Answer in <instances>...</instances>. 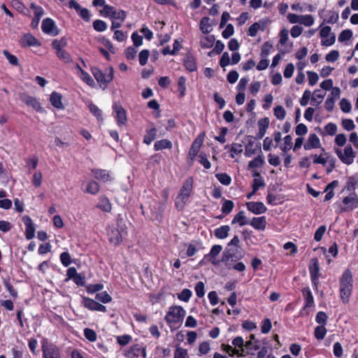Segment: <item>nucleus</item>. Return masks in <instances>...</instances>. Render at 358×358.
Wrapping results in <instances>:
<instances>
[{"instance_id":"1","label":"nucleus","mask_w":358,"mask_h":358,"mask_svg":"<svg viewBox=\"0 0 358 358\" xmlns=\"http://www.w3.org/2000/svg\"><path fill=\"white\" fill-rule=\"evenodd\" d=\"M194 180L189 177L185 180L175 199V206L178 210H182L187 203L193 192Z\"/></svg>"},{"instance_id":"2","label":"nucleus","mask_w":358,"mask_h":358,"mask_svg":"<svg viewBox=\"0 0 358 358\" xmlns=\"http://www.w3.org/2000/svg\"><path fill=\"white\" fill-rule=\"evenodd\" d=\"M185 313V310L181 306H174L169 308L164 319L171 331L180 327Z\"/></svg>"},{"instance_id":"3","label":"nucleus","mask_w":358,"mask_h":358,"mask_svg":"<svg viewBox=\"0 0 358 358\" xmlns=\"http://www.w3.org/2000/svg\"><path fill=\"white\" fill-rule=\"evenodd\" d=\"M353 288V278L352 272L349 269L343 271L340 279V297L344 303L349 301Z\"/></svg>"},{"instance_id":"4","label":"nucleus","mask_w":358,"mask_h":358,"mask_svg":"<svg viewBox=\"0 0 358 358\" xmlns=\"http://www.w3.org/2000/svg\"><path fill=\"white\" fill-rule=\"evenodd\" d=\"M334 152L339 159L346 165H350L354 162L356 153L351 145H348L342 150L340 148H334Z\"/></svg>"},{"instance_id":"5","label":"nucleus","mask_w":358,"mask_h":358,"mask_svg":"<svg viewBox=\"0 0 358 358\" xmlns=\"http://www.w3.org/2000/svg\"><path fill=\"white\" fill-rule=\"evenodd\" d=\"M108 73H104L101 70L96 67L92 68V73L100 87L105 89L107 87L108 83L112 80V66H109L107 69Z\"/></svg>"},{"instance_id":"6","label":"nucleus","mask_w":358,"mask_h":358,"mask_svg":"<svg viewBox=\"0 0 358 358\" xmlns=\"http://www.w3.org/2000/svg\"><path fill=\"white\" fill-rule=\"evenodd\" d=\"M320 35L322 38L321 44L324 46H331L336 41L335 34L331 33V29L329 26L322 27L320 30Z\"/></svg>"},{"instance_id":"7","label":"nucleus","mask_w":358,"mask_h":358,"mask_svg":"<svg viewBox=\"0 0 358 358\" xmlns=\"http://www.w3.org/2000/svg\"><path fill=\"white\" fill-rule=\"evenodd\" d=\"M42 351L43 358H61L59 348L52 343L43 344Z\"/></svg>"},{"instance_id":"8","label":"nucleus","mask_w":358,"mask_h":358,"mask_svg":"<svg viewBox=\"0 0 358 358\" xmlns=\"http://www.w3.org/2000/svg\"><path fill=\"white\" fill-rule=\"evenodd\" d=\"M127 220L123 218H117V231L116 237L113 238V243L119 244L122 242V238L127 234Z\"/></svg>"},{"instance_id":"9","label":"nucleus","mask_w":358,"mask_h":358,"mask_svg":"<svg viewBox=\"0 0 358 358\" xmlns=\"http://www.w3.org/2000/svg\"><path fill=\"white\" fill-rule=\"evenodd\" d=\"M205 134H199L193 141L189 151V157L192 161H194L196 156L198 155L200 148L204 141Z\"/></svg>"},{"instance_id":"10","label":"nucleus","mask_w":358,"mask_h":358,"mask_svg":"<svg viewBox=\"0 0 358 358\" xmlns=\"http://www.w3.org/2000/svg\"><path fill=\"white\" fill-rule=\"evenodd\" d=\"M41 29L45 34L55 36L59 34V30L55 25V22L47 17L42 22Z\"/></svg>"},{"instance_id":"11","label":"nucleus","mask_w":358,"mask_h":358,"mask_svg":"<svg viewBox=\"0 0 358 358\" xmlns=\"http://www.w3.org/2000/svg\"><path fill=\"white\" fill-rule=\"evenodd\" d=\"M247 210L255 215H261L267 211L266 206L262 201H249L245 203Z\"/></svg>"},{"instance_id":"12","label":"nucleus","mask_w":358,"mask_h":358,"mask_svg":"<svg viewBox=\"0 0 358 358\" xmlns=\"http://www.w3.org/2000/svg\"><path fill=\"white\" fill-rule=\"evenodd\" d=\"M142 355L143 358H146L145 348L142 347L139 344H135L130 347L129 350L125 353V356L127 358H135L140 355Z\"/></svg>"},{"instance_id":"13","label":"nucleus","mask_w":358,"mask_h":358,"mask_svg":"<svg viewBox=\"0 0 358 358\" xmlns=\"http://www.w3.org/2000/svg\"><path fill=\"white\" fill-rule=\"evenodd\" d=\"M20 99L23 101L26 105L33 108V109L36 110L38 112H42L43 108L38 102V99L36 97L31 96L27 94H22L20 95Z\"/></svg>"},{"instance_id":"14","label":"nucleus","mask_w":358,"mask_h":358,"mask_svg":"<svg viewBox=\"0 0 358 358\" xmlns=\"http://www.w3.org/2000/svg\"><path fill=\"white\" fill-rule=\"evenodd\" d=\"M320 147L321 143L320 138L315 134H310L303 145L304 150H310L313 149L320 148Z\"/></svg>"},{"instance_id":"15","label":"nucleus","mask_w":358,"mask_h":358,"mask_svg":"<svg viewBox=\"0 0 358 358\" xmlns=\"http://www.w3.org/2000/svg\"><path fill=\"white\" fill-rule=\"evenodd\" d=\"M22 221L25 224V236L27 240H31L35 236V227L30 217L25 215L22 217Z\"/></svg>"},{"instance_id":"16","label":"nucleus","mask_w":358,"mask_h":358,"mask_svg":"<svg viewBox=\"0 0 358 358\" xmlns=\"http://www.w3.org/2000/svg\"><path fill=\"white\" fill-rule=\"evenodd\" d=\"M343 203L346 206L345 208H342V211H347L348 210H353L358 207V197L353 193L343 199Z\"/></svg>"},{"instance_id":"17","label":"nucleus","mask_w":358,"mask_h":358,"mask_svg":"<svg viewBox=\"0 0 358 358\" xmlns=\"http://www.w3.org/2000/svg\"><path fill=\"white\" fill-rule=\"evenodd\" d=\"M266 218L265 216L254 217L250 221L249 224L256 230L264 231L266 227Z\"/></svg>"},{"instance_id":"18","label":"nucleus","mask_w":358,"mask_h":358,"mask_svg":"<svg viewBox=\"0 0 358 358\" xmlns=\"http://www.w3.org/2000/svg\"><path fill=\"white\" fill-rule=\"evenodd\" d=\"M222 250V247L220 245H213L210 252L208 255H206L203 257V259H208L213 264L217 265L218 262L215 259L216 257L220 253Z\"/></svg>"},{"instance_id":"19","label":"nucleus","mask_w":358,"mask_h":358,"mask_svg":"<svg viewBox=\"0 0 358 358\" xmlns=\"http://www.w3.org/2000/svg\"><path fill=\"white\" fill-rule=\"evenodd\" d=\"M258 132L257 134V138L262 139L266 132V129L269 126V120L267 117L260 119L258 122Z\"/></svg>"},{"instance_id":"20","label":"nucleus","mask_w":358,"mask_h":358,"mask_svg":"<svg viewBox=\"0 0 358 358\" xmlns=\"http://www.w3.org/2000/svg\"><path fill=\"white\" fill-rule=\"evenodd\" d=\"M22 46H37L39 45L38 40L31 34H24L20 40Z\"/></svg>"},{"instance_id":"21","label":"nucleus","mask_w":358,"mask_h":358,"mask_svg":"<svg viewBox=\"0 0 358 358\" xmlns=\"http://www.w3.org/2000/svg\"><path fill=\"white\" fill-rule=\"evenodd\" d=\"M249 223L250 221L247 219L245 213L243 210H241L236 214L231 221L232 224H238L240 227L249 224Z\"/></svg>"},{"instance_id":"22","label":"nucleus","mask_w":358,"mask_h":358,"mask_svg":"<svg viewBox=\"0 0 358 358\" xmlns=\"http://www.w3.org/2000/svg\"><path fill=\"white\" fill-rule=\"evenodd\" d=\"M215 38L213 35L203 36L200 38L199 44L203 49H208L213 46Z\"/></svg>"},{"instance_id":"23","label":"nucleus","mask_w":358,"mask_h":358,"mask_svg":"<svg viewBox=\"0 0 358 358\" xmlns=\"http://www.w3.org/2000/svg\"><path fill=\"white\" fill-rule=\"evenodd\" d=\"M116 113V121L119 127H122L126 124L127 121L126 111L121 107H117L115 108Z\"/></svg>"},{"instance_id":"24","label":"nucleus","mask_w":358,"mask_h":358,"mask_svg":"<svg viewBox=\"0 0 358 358\" xmlns=\"http://www.w3.org/2000/svg\"><path fill=\"white\" fill-rule=\"evenodd\" d=\"M62 99V94L57 92H53L50 97V101L51 104L57 109H62L64 108Z\"/></svg>"},{"instance_id":"25","label":"nucleus","mask_w":358,"mask_h":358,"mask_svg":"<svg viewBox=\"0 0 358 358\" xmlns=\"http://www.w3.org/2000/svg\"><path fill=\"white\" fill-rule=\"evenodd\" d=\"M259 149V145L256 144L254 141H249L245 147V157H250L255 155Z\"/></svg>"},{"instance_id":"26","label":"nucleus","mask_w":358,"mask_h":358,"mask_svg":"<svg viewBox=\"0 0 358 358\" xmlns=\"http://www.w3.org/2000/svg\"><path fill=\"white\" fill-rule=\"evenodd\" d=\"M173 144L171 141L168 139H162L157 141L154 144V149L156 151L162 150L164 149H171Z\"/></svg>"},{"instance_id":"27","label":"nucleus","mask_w":358,"mask_h":358,"mask_svg":"<svg viewBox=\"0 0 358 358\" xmlns=\"http://www.w3.org/2000/svg\"><path fill=\"white\" fill-rule=\"evenodd\" d=\"M230 227L228 225H222L214 231L215 236L219 239H224L228 236Z\"/></svg>"},{"instance_id":"28","label":"nucleus","mask_w":358,"mask_h":358,"mask_svg":"<svg viewBox=\"0 0 358 358\" xmlns=\"http://www.w3.org/2000/svg\"><path fill=\"white\" fill-rule=\"evenodd\" d=\"M125 16V12L122 10L113 11V29L120 26V24L124 20Z\"/></svg>"},{"instance_id":"29","label":"nucleus","mask_w":358,"mask_h":358,"mask_svg":"<svg viewBox=\"0 0 358 358\" xmlns=\"http://www.w3.org/2000/svg\"><path fill=\"white\" fill-rule=\"evenodd\" d=\"M184 66L190 72L195 71L197 69L196 59L192 55H187L184 59Z\"/></svg>"},{"instance_id":"30","label":"nucleus","mask_w":358,"mask_h":358,"mask_svg":"<svg viewBox=\"0 0 358 358\" xmlns=\"http://www.w3.org/2000/svg\"><path fill=\"white\" fill-rule=\"evenodd\" d=\"M302 294L306 301V307H312L314 306V299L309 287H304L302 289Z\"/></svg>"},{"instance_id":"31","label":"nucleus","mask_w":358,"mask_h":358,"mask_svg":"<svg viewBox=\"0 0 358 358\" xmlns=\"http://www.w3.org/2000/svg\"><path fill=\"white\" fill-rule=\"evenodd\" d=\"M264 30V22L259 21L258 22L253 23L248 29V34L250 36L254 37L257 35L258 31Z\"/></svg>"},{"instance_id":"32","label":"nucleus","mask_w":358,"mask_h":358,"mask_svg":"<svg viewBox=\"0 0 358 358\" xmlns=\"http://www.w3.org/2000/svg\"><path fill=\"white\" fill-rule=\"evenodd\" d=\"M322 151L324 154H321L320 155H311L310 157L313 158V163L316 164H322L325 166L327 163L329 155L327 152H324V149L322 148Z\"/></svg>"},{"instance_id":"33","label":"nucleus","mask_w":358,"mask_h":358,"mask_svg":"<svg viewBox=\"0 0 358 358\" xmlns=\"http://www.w3.org/2000/svg\"><path fill=\"white\" fill-rule=\"evenodd\" d=\"M210 18L208 17H203L200 21V29L202 33L207 34H209L212 30V25L209 23Z\"/></svg>"},{"instance_id":"34","label":"nucleus","mask_w":358,"mask_h":358,"mask_svg":"<svg viewBox=\"0 0 358 358\" xmlns=\"http://www.w3.org/2000/svg\"><path fill=\"white\" fill-rule=\"evenodd\" d=\"M325 96V93H323L320 90H316L313 92V96H311V104L313 106H318L320 104Z\"/></svg>"},{"instance_id":"35","label":"nucleus","mask_w":358,"mask_h":358,"mask_svg":"<svg viewBox=\"0 0 358 358\" xmlns=\"http://www.w3.org/2000/svg\"><path fill=\"white\" fill-rule=\"evenodd\" d=\"M310 278L320 277V267L317 259H311V264L309 266Z\"/></svg>"},{"instance_id":"36","label":"nucleus","mask_w":358,"mask_h":358,"mask_svg":"<svg viewBox=\"0 0 358 358\" xmlns=\"http://www.w3.org/2000/svg\"><path fill=\"white\" fill-rule=\"evenodd\" d=\"M255 177L252 181V189L255 191H257L259 188L265 187V182L264 179L259 173L254 175Z\"/></svg>"},{"instance_id":"37","label":"nucleus","mask_w":358,"mask_h":358,"mask_svg":"<svg viewBox=\"0 0 358 358\" xmlns=\"http://www.w3.org/2000/svg\"><path fill=\"white\" fill-rule=\"evenodd\" d=\"M264 163L265 161L263 155H259L257 157L249 162L248 167L250 169L261 167L264 164Z\"/></svg>"},{"instance_id":"38","label":"nucleus","mask_w":358,"mask_h":358,"mask_svg":"<svg viewBox=\"0 0 358 358\" xmlns=\"http://www.w3.org/2000/svg\"><path fill=\"white\" fill-rule=\"evenodd\" d=\"M157 134L156 128H152L146 130V134L143 138V143L150 145L155 138Z\"/></svg>"},{"instance_id":"39","label":"nucleus","mask_w":358,"mask_h":358,"mask_svg":"<svg viewBox=\"0 0 358 358\" xmlns=\"http://www.w3.org/2000/svg\"><path fill=\"white\" fill-rule=\"evenodd\" d=\"M292 137L290 135H287L283 138V143L280 146V149L283 152H286L292 148Z\"/></svg>"},{"instance_id":"40","label":"nucleus","mask_w":358,"mask_h":358,"mask_svg":"<svg viewBox=\"0 0 358 358\" xmlns=\"http://www.w3.org/2000/svg\"><path fill=\"white\" fill-rule=\"evenodd\" d=\"M186 78L183 76H180L178 80V90L180 94V97H182L186 92Z\"/></svg>"},{"instance_id":"41","label":"nucleus","mask_w":358,"mask_h":358,"mask_svg":"<svg viewBox=\"0 0 358 358\" xmlns=\"http://www.w3.org/2000/svg\"><path fill=\"white\" fill-rule=\"evenodd\" d=\"M327 331L325 326L320 325L315 328L314 336L317 340H322L325 337Z\"/></svg>"},{"instance_id":"42","label":"nucleus","mask_w":358,"mask_h":358,"mask_svg":"<svg viewBox=\"0 0 358 358\" xmlns=\"http://www.w3.org/2000/svg\"><path fill=\"white\" fill-rule=\"evenodd\" d=\"M67 45L66 39L63 37L59 40L55 39L52 41V48L56 50V52L62 50Z\"/></svg>"},{"instance_id":"43","label":"nucleus","mask_w":358,"mask_h":358,"mask_svg":"<svg viewBox=\"0 0 358 358\" xmlns=\"http://www.w3.org/2000/svg\"><path fill=\"white\" fill-rule=\"evenodd\" d=\"M77 68L80 72V78L87 85L92 86L94 84V80L92 79V78L87 72L83 71L79 65H77Z\"/></svg>"},{"instance_id":"44","label":"nucleus","mask_w":358,"mask_h":358,"mask_svg":"<svg viewBox=\"0 0 358 358\" xmlns=\"http://www.w3.org/2000/svg\"><path fill=\"white\" fill-rule=\"evenodd\" d=\"M234 207V203L231 200L224 199L222 205V212L226 215L229 214Z\"/></svg>"},{"instance_id":"45","label":"nucleus","mask_w":358,"mask_h":358,"mask_svg":"<svg viewBox=\"0 0 358 358\" xmlns=\"http://www.w3.org/2000/svg\"><path fill=\"white\" fill-rule=\"evenodd\" d=\"M215 177L219 180V182L224 185H229L231 182V177L224 173H217Z\"/></svg>"},{"instance_id":"46","label":"nucleus","mask_w":358,"mask_h":358,"mask_svg":"<svg viewBox=\"0 0 358 358\" xmlns=\"http://www.w3.org/2000/svg\"><path fill=\"white\" fill-rule=\"evenodd\" d=\"M273 113L275 117L279 120H283L286 115V111L281 106L275 107L273 108Z\"/></svg>"},{"instance_id":"47","label":"nucleus","mask_w":358,"mask_h":358,"mask_svg":"<svg viewBox=\"0 0 358 358\" xmlns=\"http://www.w3.org/2000/svg\"><path fill=\"white\" fill-rule=\"evenodd\" d=\"M30 8L34 10V17L41 19L44 15V10L41 6H39L34 3H31L30 4Z\"/></svg>"},{"instance_id":"48","label":"nucleus","mask_w":358,"mask_h":358,"mask_svg":"<svg viewBox=\"0 0 358 358\" xmlns=\"http://www.w3.org/2000/svg\"><path fill=\"white\" fill-rule=\"evenodd\" d=\"M291 8L293 10L299 12H303L305 10L313 12L314 10V7L310 4H308L306 8H304L300 3H293L291 5Z\"/></svg>"},{"instance_id":"49","label":"nucleus","mask_w":358,"mask_h":358,"mask_svg":"<svg viewBox=\"0 0 358 358\" xmlns=\"http://www.w3.org/2000/svg\"><path fill=\"white\" fill-rule=\"evenodd\" d=\"M199 162L203 165L206 169H209L211 167V164L207 158V155L201 152L198 155Z\"/></svg>"},{"instance_id":"50","label":"nucleus","mask_w":358,"mask_h":358,"mask_svg":"<svg viewBox=\"0 0 358 358\" xmlns=\"http://www.w3.org/2000/svg\"><path fill=\"white\" fill-rule=\"evenodd\" d=\"M97 303L98 302H96V301L87 297H84L83 300V306L90 310H94V309H96V306Z\"/></svg>"},{"instance_id":"51","label":"nucleus","mask_w":358,"mask_h":358,"mask_svg":"<svg viewBox=\"0 0 358 358\" xmlns=\"http://www.w3.org/2000/svg\"><path fill=\"white\" fill-rule=\"evenodd\" d=\"M328 317L327 314L323 311H320L317 313L315 317V321L320 325L325 326L327 322Z\"/></svg>"},{"instance_id":"52","label":"nucleus","mask_w":358,"mask_h":358,"mask_svg":"<svg viewBox=\"0 0 358 358\" xmlns=\"http://www.w3.org/2000/svg\"><path fill=\"white\" fill-rule=\"evenodd\" d=\"M324 129L327 134L332 136L336 134L338 128L336 124L329 122L326 124Z\"/></svg>"},{"instance_id":"53","label":"nucleus","mask_w":358,"mask_h":358,"mask_svg":"<svg viewBox=\"0 0 358 358\" xmlns=\"http://www.w3.org/2000/svg\"><path fill=\"white\" fill-rule=\"evenodd\" d=\"M272 48V45L268 42H265L262 46L261 50V57L266 58L268 55L270 54L271 50Z\"/></svg>"},{"instance_id":"54","label":"nucleus","mask_w":358,"mask_h":358,"mask_svg":"<svg viewBox=\"0 0 358 358\" xmlns=\"http://www.w3.org/2000/svg\"><path fill=\"white\" fill-rule=\"evenodd\" d=\"M224 48V45L221 41H217L213 50L208 52L209 56H212L213 54H220Z\"/></svg>"},{"instance_id":"55","label":"nucleus","mask_w":358,"mask_h":358,"mask_svg":"<svg viewBox=\"0 0 358 358\" xmlns=\"http://www.w3.org/2000/svg\"><path fill=\"white\" fill-rule=\"evenodd\" d=\"M352 36V31L350 29H345L338 36V41L344 42L350 40Z\"/></svg>"},{"instance_id":"56","label":"nucleus","mask_w":358,"mask_h":358,"mask_svg":"<svg viewBox=\"0 0 358 358\" xmlns=\"http://www.w3.org/2000/svg\"><path fill=\"white\" fill-rule=\"evenodd\" d=\"M150 52L148 50H143L140 52L138 55V60L141 66H144L146 64Z\"/></svg>"},{"instance_id":"57","label":"nucleus","mask_w":358,"mask_h":358,"mask_svg":"<svg viewBox=\"0 0 358 358\" xmlns=\"http://www.w3.org/2000/svg\"><path fill=\"white\" fill-rule=\"evenodd\" d=\"M339 56V52L338 50H333L326 55L325 59L328 62H334L338 60Z\"/></svg>"},{"instance_id":"58","label":"nucleus","mask_w":358,"mask_h":358,"mask_svg":"<svg viewBox=\"0 0 358 358\" xmlns=\"http://www.w3.org/2000/svg\"><path fill=\"white\" fill-rule=\"evenodd\" d=\"M97 207L106 212H109L111 210V205L109 200L105 198L100 200Z\"/></svg>"},{"instance_id":"59","label":"nucleus","mask_w":358,"mask_h":358,"mask_svg":"<svg viewBox=\"0 0 358 358\" xmlns=\"http://www.w3.org/2000/svg\"><path fill=\"white\" fill-rule=\"evenodd\" d=\"M56 55L58 58H59L61 60L64 61V62L69 63L71 62V58L69 52H67L64 49L56 52Z\"/></svg>"},{"instance_id":"60","label":"nucleus","mask_w":358,"mask_h":358,"mask_svg":"<svg viewBox=\"0 0 358 358\" xmlns=\"http://www.w3.org/2000/svg\"><path fill=\"white\" fill-rule=\"evenodd\" d=\"M174 358H188L187 350L177 346L174 352Z\"/></svg>"},{"instance_id":"61","label":"nucleus","mask_w":358,"mask_h":358,"mask_svg":"<svg viewBox=\"0 0 358 358\" xmlns=\"http://www.w3.org/2000/svg\"><path fill=\"white\" fill-rule=\"evenodd\" d=\"M192 296V292L188 289H184L178 294V298L180 301L187 302Z\"/></svg>"},{"instance_id":"62","label":"nucleus","mask_w":358,"mask_h":358,"mask_svg":"<svg viewBox=\"0 0 358 358\" xmlns=\"http://www.w3.org/2000/svg\"><path fill=\"white\" fill-rule=\"evenodd\" d=\"M195 292L198 297L201 298L205 294V285L204 283L201 281H199L196 283L195 286Z\"/></svg>"},{"instance_id":"63","label":"nucleus","mask_w":358,"mask_h":358,"mask_svg":"<svg viewBox=\"0 0 358 358\" xmlns=\"http://www.w3.org/2000/svg\"><path fill=\"white\" fill-rule=\"evenodd\" d=\"M341 109L344 113H350L352 108L350 102L346 99H342L340 101Z\"/></svg>"},{"instance_id":"64","label":"nucleus","mask_w":358,"mask_h":358,"mask_svg":"<svg viewBox=\"0 0 358 358\" xmlns=\"http://www.w3.org/2000/svg\"><path fill=\"white\" fill-rule=\"evenodd\" d=\"M93 27L97 31H103L106 29L107 24L103 20H96L93 22Z\"/></svg>"}]
</instances>
